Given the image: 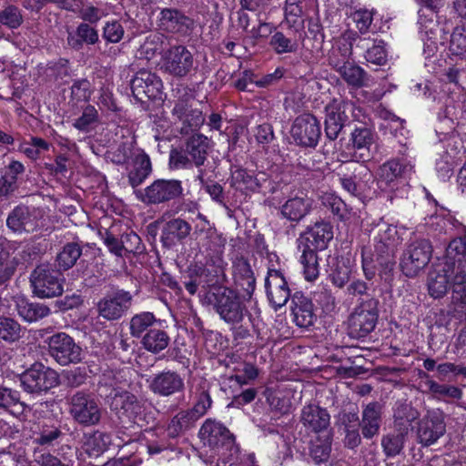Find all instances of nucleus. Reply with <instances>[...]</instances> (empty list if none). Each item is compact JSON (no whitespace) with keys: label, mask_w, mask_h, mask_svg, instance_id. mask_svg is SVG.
Listing matches in <instances>:
<instances>
[{"label":"nucleus","mask_w":466,"mask_h":466,"mask_svg":"<svg viewBox=\"0 0 466 466\" xmlns=\"http://www.w3.org/2000/svg\"><path fill=\"white\" fill-rule=\"evenodd\" d=\"M382 416V405L372 401L363 407L360 420V430L364 439L370 440L380 431Z\"/></svg>","instance_id":"nucleus-28"},{"label":"nucleus","mask_w":466,"mask_h":466,"mask_svg":"<svg viewBox=\"0 0 466 466\" xmlns=\"http://www.w3.org/2000/svg\"><path fill=\"white\" fill-rule=\"evenodd\" d=\"M149 390L160 397H170L184 390V380L177 371L163 370L147 380Z\"/></svg>","instance_id":"nucleus-19"},{"label":"nucleus","mask_w":466,"mask_h":466,"mask_svg":"<svg viewBox=\"0 0 466 466\" xmlns=\"http://www.w3.org/2000/svg\"><path fill=\"white\" fill-rule=\"evenodd\" d=\"M432 248L429 240L410 239L400 258L402 273L409 278L416 277L430 262Z\"/></svg>","instance_id":"nucleus-9"},{"label":"nucleus","mask_w":466,"mask_h":466,"mask_svg":"<svg viewBox=\"0 0 466 466\" xmlns=\"http://www.w3.org/2000/svg\"><path fill=\"white\" fill-rule=\"evenodd\" d=\"M191 232V226L182 218H173L167 221L162 230L160 241L164 248L169 249L186 239Z\"/></svg>","instance_id":"nucleus-26"},{"label":"nucleus","mask_w":466,"mask_h":466,"mask_svg":"<svg viewBox=\"0 0 466 466\" xmlns=\"http://www.w3.org/2000/svg\"><path fill=\"white\" fill-rule=\"evenodd\" d=\"M445 432V415L439 409L428 410L427 414L418 422V441L424 447H430L436 443Z\"/></svg>","instance_id":"nucleus-15"},{"label":"nucleus","mask_w":466,"mask_h":466,"mask_svg":"<svg viewBox=\"0 0 466 466\" xmlns=\"http://www.w3.org/2000/svg\"><path fill=\"white\" fill-rule=\"evenodd\" d=\"M265 288L269 302L277 309L288 302L290 289L281 271L269 269L265 279Z\"/></svg>","instance_id":"nucleus-22"},{"label":"nucleus","mask_w":466,"mask_h":466,"mask_svg":"<svg viewBox=\"0 0 466 466\" xmlns=\"http://www.w3.org/2000/svg\"><path fill=\"white\" fill-rule=\"evenodd\" d=\"M24 334L21 325L14 319L0 316V339L12 343L18 341Z\"/></svg>","instance_id":"nucleus-52"},{"label":"nucleus","mask_w":466,"mask_h":466,"mask_svg":"<svg viewBox=\"0 0 466 466\" xmlns=\"http://www.w3.org/2000/svg\"><path fill=\"white\" fill-rule=\"evenodd\" d=\"M351 44L347 42L333 47L329 55V65L339 73L342 68L350 62L351 55Z\"/></svg>","instance_id":"nucleus-55"},{"label":"nucleus","mask_w":466,"mask_h":466,"mask_svg":"<svg viewBox=\"0 0 466 466\" xmlns=\"http://www.w3.org/2000/svg\"><path fill=\"white\" fill-rule=\"evenodd\" d=\"M426 384L435 398L443 399L447 402L453 400H461L463 395L461 389L457 386L440 384L432 380H428Z\"/></svg>","instance_id":"nucleus-51"},{"label":"nucleus","mask_w":466,"mask_h":466,"mask_svg":"<svg viewBox=\"0 0 466 466\" xmlns=\"http://www.w3.org/2000/svg\"><path fill=\"white\" fill-rule=\"evenodd\" d=\"M182 182L178 179H156L144 189L135 190L138 200L146 205L167 204L184 195Z\"/></svg>","instance_id":"nucleus-7"},{"label":"nucleus","mask_w":466,"mask_h":466,"mask_svg":"<svg viewBox=\"0 0 466 466\" xmlns=\"http://www.w3.org/2000/svg\"><path fill=\"white\" fill-rule=\"evenodd\" d=\"M67 403L68 412L77 424L91 427L100 422L102 409L91 393L78 390L68 397Z\"/></svg>","instance_id":"nucleus-6"},{"label":"nucleus","mask_w":466,"mask_h":466,"mask_svg":"<svg viewBox=\"0 0 466 466\" xmlns=\"http://www.w3.org/2000/svg\"><path fill=\"white\" fill-rule=\"evenodd\" d=\"M138 151H143L141 148H138L135 146V141H126L123 142L117 147L115 153L114 162L116 164H126L129 161V159H134L137 157V153Z\"/></svg>","instance_id":"nucleus-63"},{"label":"nucleus","mask_w":466,"mask_h":466,"mask_svg":"<svg viewBox=\"0 0 466 466\" xmlns=\"http://www.w3.org/2000/svg\"><path fill=\"white\" fill-rule=\"evenodd\" d=\"M189 278H198L202 284L212 289L215 287H225L222 282L226 279L224 269L220 266H207L206 268L195 266L188 270Z\"/></svg>","instance_id":"nucleus-34"},{"label":"nucleus","mask_w":466,"mask_h":466,"mask_svg":"<svg viewBox=\"0 0 466 466\" xmlns=\"http://www.w3.org/2000/svg\"><path fill=\"white\" fill-rule=\"evenodd\" d=\"M20 387L32 398L47 393L59 385L58 373L40 362H35L18 377Z\"/></svg>","instance_id":"nucleus-3"},{"label":"nucleus","mask_w":466,"mask_h":466,"mask_svg":"<svg viewBox=\"0 0 466 466\" xmlns=\"http://www.w3.org/2000/svg\"><path fill=\"white\" fill-rule=\"evenodd\" d=\"M350 141V154L353 162H365L372 157V147L376 142V135L370 128L366 127H355L351 132Z\"/></svg>","instance_id":"nucleus-20"},{"label":"nucleus","mask_w":466,"mask_h":466,"mask_svg":"<svg viewBox=\"0 0 466 466\" xmlns=\"http://www.w3.org/2000/svg\"><path fill=\"white\" fill-rule=\"evenodd\" d=\"M159 26L171 33L188 35L194 28V20L175 8H164L159 15Z\"/></svg>","instance_id":"nucleus-24"},{"label":"nucleus","mask_w":466,"mask_h":466,"mask_svg":"<svg viewBox=\"0 0 466 466\" xmlns=\"http://www.w3.org/2000/svg\"><path fill=\"white\" fill-rule=\"evenodd\" d=\"M208 138L199 133L192 134L185 144V150L196 167L204 165L208 157Z\"/></svg>","instance_id":"nucleus-35"},{"label":"nucleus","mask_w":466,"mask_h":466,"mask_svg":"<svg viewBox=\"0 0 466 466\" xmlns=\"http://www.w3.org/2000/svg\"><path fill=\"white\" fill-rule=\"evenodd\" d=\"M140 342L147 351L152 354H158L167 348L170 337L165 329L158 326L155 329L145 333Z\"/></svg>","instance_id":"nucleus-41"},{"label":"nucleus","mask_w":466,"mask_h":466,"mask_svg":"<svg viewBox=\"0 0 466 466\" xmlns=\"http://www.w3.org/2000/svg\"><path fill=\"white\" fill-rule=\"evenodd\" d=\"M371 178L372 173L365 165L352 162L348 167V172L339 178V181L346 191L354 197H359L365 191Z\"/></svg>","instance_id":"nucleus-21"},{"label":"nucleus","mask_w":466,"mask_h":466,"mask_svg":"<svg viewBox=\"0 0 466 466\" xmlns=\"http://www.w3.org/2000/svg\"><path fill=\"white\" fill-rule=\"evenodd\" d=\"M374 237V253L376 262L385 268L395 264V253L400 243L397 228L392 225H378Z\"/></svg>","instance_id":"nucleus-8"},{"label":"nucleus","mask_w":466,"mask_h":466,"mask_svg":"<svg viewBox=\"0 0 466 466\" xmlns=\"http://www.w3.org/2000/svg\"><path fill=\"white\" fill-rule=\"evenodd\" d=\"M32 410L33 405L22 400L18 390L6 386H0V410L19 417L31 412Z\"/></svg>","instance_id":"nucleus-29"},{"label":"nucleus","mask_w":466,"mask_h":466,"mask_svg":"<svg viewBox=\"0 0 466 466\" xmlns=\"http://www.w3.org/2000/svg\"><path fill=\"white\" fill-rule=\"evenodd\" d=\"M379 299L361 298L349 318V333L361 339L374 330L379 319Z\"/></svg>","instance_id":"nucleus-4"},{"label":"nucleus","mask_w":466,"mask_h":466,"mask_svg":"<svg viewBox=\"0 0 466 466\" xmlns=\"http://www.w3.org/2000/svg\"><path fill=\"white\" fill-rule=\"evenodd\" d=\"M352 110V104L341 98H333L325 106V135L331 141L336 140L343 127L350 121L349 114Z\"/></svg>","instance_id":"nucleus-13"},{"label":"nucleus","mask_w":466,"mask_h":466,"mask_svg":"<svg viewBox=\"0 0 466 466\" xmlns=\"http://www.w3.org/2000/svg\"><path fill=\"white\" fill-rule=\"evenodd\" d=\"M446 253L444 263H451L455 268V271L463 270L461 267L466 263V239L459 238L451 240Z\"/></svg>","instance_id":"nucleus-45"},{"label":"nucleus","mask_w":466,"mask_h":466,"mask_svg":"<svg viewBox=\"0 0 466 466\" xmlns=\"http://www.w3.org/2000/svg\"><path fill=\"white\" fill-rule=\"evenodd\" d=\"M160 325V320L149 311L135 314L129 321L130 335L133 338L141 339L145 333L155 329Z\"/></svg>","instance_id":"nucleus-38"},{"label":"nucleus","mask_w":466,"mask_h":466,"mask_svg":"<svg viewBox=\"0 0 466 466\" xmlns=\"http://www.w3.org/2000/svg\"><path fill=\"white\" fill-rule=\"evenodd\" d=\"M312 199L300 192L289 199L280 207L281 216L292 222H299L311 210Z\"/></svg>","instance_id":"nucleus-27"},{"label":"nucleus","mask_w":466,"mask_h":466,"mask_svg":"<svg viewBox=\"0 0 466 466\" xmlns=\"http://www.w3.org/2000/svg\"><path fill=\"white\" fill-rule=\"evenodd\" d=\"M332 238L333 230L330 223L317 221L314 225L307 228L300 235L299 241V246L302 244L304 248L323 250Z\"/></svg>","instance_id":"nucleus-23"},{"label":"nucleus","mask_w":466,"mask_h":466,"mask_svg":"<svg viewBox=\"0 0 466 466\" xmlns=\"http://www.w3.org/2000/svg\"><path fill=\"white\" fill-rule=\"evenodd\" d=\"M317 250L309 248H303L300 258L303 265L305 279L308 281L315 280L319 274Z\"/></svg>","instance_id":"nucleus-57"},{"label":"nucleus","mask_w":466,"mask_h":466,"mask_svg":"<svg viewBox=\"0 0 466 466\" xmlns=\"http://www.w3.org/2000/svg\"><path fill=\"white\" fill-rule=\"evenodd\" d=\"M152 172L148 155L144 150L138 151L134 158V168L128 173V182L133 188L141 185Z\"/></svg>","instance_id":"nucleus-40"},{"label":"nucleus","mask_w":466,"mask_h":466,"mask_svg":"<svg viewBox=\"0 0 466 466\" xmlns=\"http://www.w3.org/2000/svg\"><path fill=\"white\" fill-rule=\"evenodd\" d=\"M23 23L24 15L17 5L7 4L0 10V25L15 30L19 28Z\"/></svg>","instance_id":"nucleus-53"},{"label":"nucleus","mask_w":466,"mask_h":466,"mask_svg":"<svg viewBox=\"0 0 466 466\" xmlns=\"http://www.w3.org/2000/svg\"><path fill=\"white\" fill-rule=\"evenodd\" d=\"M130 86L133 96L137 101L145 103L147 100L160 98L163 84L155 74L141 70L132 78Z\"/></svg>","instance_id":"nucleus-17"},{"label":"nucleus","mask_w":466,"mask_h":466,"mask_svg":"<svg viewBox=\"0 0 466 466\" xmlns=\"http://www.w3.org/2000/svg\"><path fill=\"white\" fill-rule=\"evenodd\" d=\"M29 282L33 294L40 299L58 297L64 292V279L48 262L36 265L30 273Z\"/></svg>","instance_id":"nucleus-5"},{"label":"nucleus","mask_w":466,"mask_h":466,"mask_svg":"<svg viewBox=\"0 0 466 466\" xmlns=\"http://www.w3.org/2000/svg\"><path fill=\"white\" fill-rule=\"evenodd\" d=\"M446 25L447 23L441 24L431 19L422 25V32L426 36L424 39L425 52L428 56L432 55L439 45L445 44L447 40Z\"/></svg>","instance_id":"nucleus-33"},{"label":"nucleus","mask_w":466,"mask_h":466,"mask_svg":"<svg viewBox=\"0 0 466 466\" xmlns=\"http://www.w3.org/2000/svg\"><path fill=\"white\" fill-rule=\"evenodd\" d=\"M455 268L451 263H439L429 272L428 292L434 299L444 298L451 289V282L455 275Z\"/></svg>","instance_id":"nucleus-18"},{"label":"nucleus","mask_w":466,"mask_h":466,"mask_svg":"<svg viewBox=\"0 0 466 466\" xmlns=\"http://www.w3.org/2000/svg\"><path fill=\"white\" fill-rule=\"evenodd\" d=\"M329 279L332 284L337 288H344L351 279L350 267L344 261L338 262L329 274Z\"/></svg>","instance_id":"nucleus-62"},{"label":"nucleus","mask_w":466,"mask_h":466,"mask_svg":"<svg viewBox=\"0 0 466 466\" xmlns=\"http://www.w3.org/2000/svg\"><path fill=\"white\" fill-rule=\"evenodd\" d=\"M329 420L328 411L318 405L309 404L301 410L300 421L305 428L314 432L326 430L329 425Z\"/></svg>","instance_id":"nucleus-32"},{"label":"nucleus","mask_w":466,"mask_h":466,"mask_svg":"<svg viewBox=\"0 0 466 466\" xmlns=\"http://www.w3.org/2000/svg\"><path fill=\"white\" fill-rule=\"evenodd\" d=\"M408 436V429H400L397 431L385 434L381 438V447L387 458L400 455L404 448Z\"/></svg>","instance_id":"nucleus-42"},{"label":"nucleus","mask_w":466,"mask_h":466,"mask_svg":"<svg viewBox=\"0 0 466 466\" xmlns=\"http://www.w3.org/2000/svg\"><path fill=\"white\" fill-rule=\"evenodd\" d=\"M132 302L133 296L129 291L116 288L97 302L96 309L98 315L103 319L117 320L129 310Z\"/></svg>","instance_id":"nucleus-12"},{"label":"nucleus","mask_w":466,"mask_h":466,"mask_svg":"<svg viewBox=\"0 0 466 466\" xmlns=\"http://www.w3.org/2000/svg\"><path fill=\"white\" fill-rule=\"evenodd\" d=\"M339 74L349 86L356 88L368 86L370 80L364 69L351 62H349Z\"/></svg>","instance_id":"nucleus-48"},{"label":"nucleus","mask_w":466,"mask_h":466,"mask_svg":"<svg viewBox=\"0 0 466 466\" xmlns=\"http://www.w3.org/2000/svg\"><path fill=\"white\" fill-rule=\"evenodd\" d=\"M198 420V417L190 410H182L174 416L167 426V432L170 437H177L184 431L192 427Z\"/></svg>","instance_id":"nucleus-50"},{"label":"nucleus","mask_w":466,"mask_h":466,"mask_svg":"<svg viewBox=\"0 0 466 466\" xmlns=\"http://www.w3.org/2000/svg\"><path fill=\"white\" fill-rule=\"evenodd\" d=\"M269 45L279 55L296 52L298 47L297 43L287 37L282 32H276L271 36Z\"/></svg>","instance_id":"nucleus-60"},{"label":"nucleus","mask_w":466,"mask_h":466,"mask_svg":"<svg viewBox=\"0 0 466 466\" xmlns=\"http://www.w3.org/2000/svg\"><path fill=\"white\" fill-rule=\"evenodd\" d=\"M233 277L235 285L251 298L256 288V278L250 264L243 257L237 258L233 262Z\"/></svg>","instance_id":"nucleus-30"},{"label":"nucleus","mask_w":466,"mask_h":466,"mask_svg":"<svg viewBox=\"0 0 466 466\" xmlns=\"http://www.w3.org/2000/svg\"><path fill=\"white\" fill-rule=\"evenodd\" d=\"M100 122L97 109L87 105L83 108L81 116L73 124L74 127L82 132H89Z\"/></svg>","instance_id":"nucleus-54"},{"label":"nucleus","mask_w":466,"mask_h":466,"mask_svg":"<svg viewBox=\"0 0 466 466\" xmlns=\"http://www.w3.org/2000/svg\"><path fill=\"white\" fill-rule=\"evenodd\" d=\"M234 179L238 183H242L247 189L251 191H261L267 188V184L270 183L266 173L259 172L253 175L246 169H237L234 173Z\"/></svg>","instance_id":"nucleus-43"},{"label":"nucleus","mask_w":466,"mask_h":466,"mask_svg":"<svg viewBox=\"0 0 466 466\" xmlns=\"http://www.w3.org/2000/svg\"><path fill=\"white\" fill-rule=\"evenodd\" d=\"M202 301L203 304L211 306L220 319L228 324L240 323L248 311L239 295L228 287L207 289Z\"/></svg>","instance_id":"nucleus-1"},{"label":"nucleus","mask_w":466,"mask_h":466,"mask_svg":"<svg viewBox=\"0 0 466 466\" xmlns=\"http://www.w3.org/2000/svg\"><path fill=\"white\" fill-rule=\"evenodd\" d=\"M412 169V167L398 159H392L384 163L380 167L379 176L387 184L402 177Z\"/></svg>","instance_id":"nucleus-44"},{"label":"nucleus","mask_w":466,"mask_h":466,"mask_svg":"<svg viewBox=\"0 0 466 466\" xmlns=\"http://www.w3.org/2000/svg\"><path fill=\"white\" fill-rule=\"evenodd\" d=\"M48 352L61 365L79 362L82 359V349L74 339L65 332L52 335L46 340Z\"/></svg>","instance_id":"nucleus-14"},{"label":"nucleus","mask_w":466,"mask_h":466,"mask_svg":"<svg viewBox=\"0 0 466 466\" xmlns=\"http://www.w3.org/2000/svg\"><path fill=\"white\" fill-rule=\"evenodd\" d=\"M356 48L364 51V57L367 62L375 65H384L387 61V52L382 40L360 38Z\"/></svg>","instance_id":"nucleus-36"},{"label":"nucleus","mask_w":466,"mask_h":466,"mask_svg":"<svg viewBox=\"0 0 466 466\" xmlns=\"http://www.w3.org/2000/svg\"><path fill=\"white\" fill-rule=\"evenodd\" d=\"M81 255L82 246L78 242H68L56 254L55 266L58 271H66L76 265Z\"/></svg>","instance_id":"nucleus-39"},{"label":"nucleus","mask_w":466,"mask_h":466,"mask_svg":"<svg viewBox=\"0 0 466 466\" xmlns=\"http://www.w3.org/2000/svg\"><path fill=\"white\" fill-rule=\"evenodd\" d=\"M290 308L294 322L299 328H309L317 320L311 299L301 292H295L292 295Z\"/></svg>","instance_id":"nucleus-25"},{"label":"nucleus","mask_w":466,"mask_h":466,"mask_svg":"<svg viewBox=\"0 0 466 466\" xmlns=\"http://www.w3.org/2000/svg\"><path fill=\"white\" fill-rule=\"evenodd\" d=\"M18 314L27 322L37 321L50 313V309L38 302L22 300L17 304Z\"/></svg>","instance_id":"nucleus-47"},{"label":"nucleus","mask_w":466,"mask_h":466,"mask_svg":"<svg viewBox=\"0 0 466 466\" xmlns=\"http://www.w3.org/2000/svg\"><path fill=\"white\" fill-rule=\"evenodd\" d=\"M199 437L205 445L214 450L224 464L234 461L238 448L232 433L221 423L207 420L199 431Z\"/></svg>","instance_id":"nucleus-2"},{"label":"nucleus","mask_w":466,"mask_h":466,"mask_svg":"<svg viewBox=\"0 0 466 466\" xmlns=\"http://www.w3.org/2000/svg\"><path fill=\"white\" fill-rule=\"evenodd\" d=\"M449 50L452 55L461 56L466 53V26L458 25L450 35Z\"/></svg>","instance_id":"nucleus-59"},{"label":"nucleus","mask_w":466,"mask_h":466,"mask_svg":"<svg viewBox=\"0 0 466 466\" xmlns=\"http://www.w3.org/2000/svg\"><path fill=\"white\" fill-rule=\"evenodd\" d=\"M99 36L96 29L87 23H80L75 33H68L67 45L75 50H80L84 45H95L98 42Z\"/></svg>","instance_id":"nucleus-37"},{"label":"nucleus","mask_w":466,"mask_h":466,"mask_svg":"<svg viewBox=\"0 0 466 466\" xmlns=\"http://www.w3.org/2000/svg\"><path fill=\"white\" fill-rule=\"evenodd\" d=\"M202 112L198 109H192L180 120L181 127L179 128L180 133L183 135H188L190 132L198 130L199 127L204 123Z\"/></svg>","instance_id":"nucleus-61"},{"label":"nucleus","mask_w":466,"mask_h":466,"mask_svg":"<svg viewBox=\"0 0 466 466\" xmlns=\"http://www.w3.org/2000/svg\"><path fill=\"white\" fill-rule=\"evenodd\" d=\"M137 400V398L128 391L116 392L111 399L110 409L117 414L119 419H127Z\"/></svg>","instance_id":"nucleus-46"},{"label":"nucleus","mask_w":466,"mask_h":466,"mask_svg":"<svg viewBox=\"0 0 466 466\" xmlns=\"http://www.w3.org/2000/svg\"><path fill=\"white\" fill-rule=\"evenodd\" d=\"M18 265L19 259L0 245V286H7L15 276Z\"/></svg>","instance_id":"nucleus-49"},{"label":"nucleus","mask_w":466,"mask_h":466,"mask_svg":"<svg viewBox=\"0 0 466 466\" xmlns=\"http://www.w3.org/2000/svg\"><path fill=\"white\" fill-rule=\"evenodd\" d=\"M162 68L170 76L183 78L197 68L192 52L183 45H174L162 56Z\"/></svg>","instance_id":"nucleus-10"},{"label":"nucleus","mask_w":466,"mask_h":466,"mask_svg":"<svg viewBox=\"0 0 466 466\" xmlns=\"http://www.w3.org/2000/svg\"><path fill=\"white\" fill-rule=\"evenodd\" d=\"M104 13L103 11L93 5L91 3L84 0L83 5L80 6V9L77 13V15L80 19L83 20L84 23H87L89 25L97 24L102 18Z\"/></svg>","instance_id":"nucleus-64"},{"label":"nucleus","mask_w":466,"mask_h":466,"mask_svg":"<svg viewBox=\"0 0 466 466\" xmlns=\"http://www.w3.org/2000/svg\"><path fill=\"white\" fill-rule=\"evenodd\" d=\"M42 219L41 209L18 205L7 215L6 226L15 234H32L42 228Z\"/></svg>","instance_id":"nucleus-11"},{"label":"nucleus","mask_w":466,"mask_h":466,"mask_svg":"<svg viewBox=\"0 0 466 466\" xmlns=\"http://www.w3.org/2000/svg\"><path fill=\"white\" fill-rule=\"evenodd\" d=\"M331 451V442L327 440L317 438L311 441L309 455L316 464L325 463L329 461Z\"/></svg>","instance_id":"nucleus-58"},{"label":"nucleus","mask_w":466,"mask_h":466,"mask_svg":"<svg viewBox=\"0 0 466 466\" xmlns=\"http://www.w3.org/2000/svg\"><path fill=\"white\" fill-rule=\"evenodd\" d=\"M290 134L297 145L315 147L321 135L319 122L311 114L299 116L293 122Z\"/></svg>","instance_id":"nucleus-16"},{"label":"nucleus","mask_w":466,"mask_h":466,"mask_svg":"<svg viewBox=\"0 0 466 466\" xmlns=\"http://www.w3.org/2000/svg\"><path fill=\"white\" fill-rule=\"evenodd\" d=\"M110 436L99 431L90 434H85L84 446L87 452L100 453L106 451L110 444Z\"/></svg>","instance_id":"nucleus-56"},{"label":"nucleus","mask_w":466,"mask_h":466,"mask_svg":"<svg viewBox=\"0 0 466 466\" xmlns=\"http://www.w3.org/2000/svg\"><path fill=\"white\" fill-rule=\"evenodd\" d=\"M451 290L450 309L459 318H466V272L464 270L456 271Z\"/></svg>","instance_id":"nucleus-31"}]
</instances>
